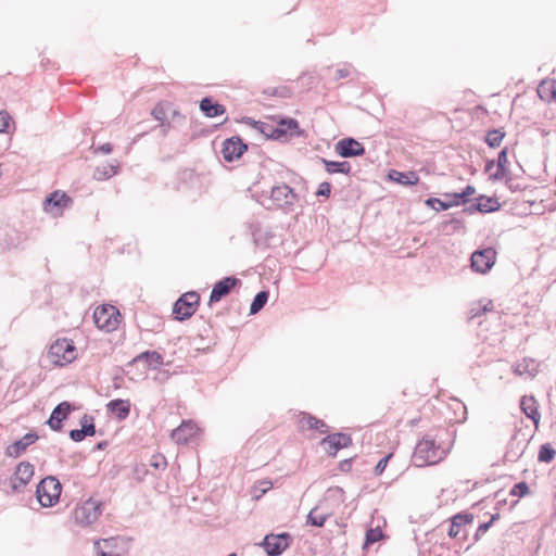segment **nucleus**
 Returning <instances> with one entry per match:
<instances>
[{
	"instance_id": "37",
	"label": "nucleus",
	"mask_w": 556,
	"mask_h": 556,
	"mask_svg": "<svg viewBox=\"0 0 556 556\" xmlns=\"http://www.w3.org/2000/svg\"><path fill=\"white\" fill-rule=\"evenodd\" d=\"M425 203L427 206L433 208L437 212L446 211V210L453 207L451 201L446 202L439 198H429L426 200Z\"/></svg>"
},
{
	"instance_id": "48",
	"label": "nucleus",
	"mask_w": 556,
	"mask_h": 556,
	"mask_svg": "<svg viewBox=\"0 0 556 556\" xmlns=\"http://www.w3.org/2000/svg\"><path fill=\"white\" fill-rule=\"evenodd\" d=\"M351 65L345 64L343 67L338 68L334 74V80H340L342 78H346L351 73Z\"/></svg>"
},
{
	"instance_id": "4",
	"label": "nucleus",
	"mask_w": 556,
	"mask_h": 556,
	"mask_svg": "<svg viewBox=\"0 0 556 556\" xmlns=\"http://www.w3.org/2000/svg\"><path fill=\"white\" fill-rule=\"evenodd\" d=\"M50 359L59 366H64L76 358V348L70 339H58L49 348Z\"/></svg>"
},
{
	"instance_id": "42",
	"label": "nucleus",
	"mask_w": 556,
	"mask_h": 556,
	"mask_svg": "<svg viewBox=\"0 0 556 556\" xmlns=\"http://www.w3.org/2000/svg\"><path fill=\"white\" fill-rule=\"evenodd\" d=\"M509 493L513 496L523 497L525 495H527L529 493V486L525 481H521V482L516 483L511 488Z\"/></svg>"
},
{
	"instance_id": "11",
	"label": "nucleus",
	"mask_w": 556,
	"mask_h": 556,
	"mask_svg": "<svg viewBox=\"0 0 556 556\" xmlns=\"http://www.w3.org/2000/svg\"><path fill=\"white\" fill-rule=\"evenodd\" d=\"M240 285L241 280L235 276H228L218 280L211 291L208 305L219 302L224 296L228 295L236 286Z\"/></svg>"
},
{
	"instance_id": "10",
	"label": "nucleus",
	"mask_w": 556,
	"mask_h": 556,
	"mask_svg": "<svg viewBox=\"0 0 556 556\" xmlns=\"http://www.w3.org/2000/svg\"><path fill=\"white\" fill-rule=\"evenodd\" d=\"M334 151L344 159L362 156L366 152L363 143L352 137L340 139L334 146Z\"/></svg>"
},
{
	"instance_id": "40",
	"label": "nucleus",
	"mask_w": 556,
	"mask_h": 556,
	"mask_svg": "<svg viewBox=\"0 0 556 556\" xmlns=\"http://www.w3.org/2000/svg\"><path fill=\"white\" fill-rule=\"evenodd\" d=\"M476 201L481 202V205H488L489 207H493L492 210L490 208L489 211H482V213H492L498 211L501 207L500 202L495 198L480 195L479 198L476 199Z\"/></svg>"
},
{
	"instance_id": "26",
	"label": "nucleus",
	"mask_w": 556,
	"mask_h": 556,
	"mask_svg": "<svg viewBox=\"0 0 556 556\" xmlns=\"http://www.w3.org/2000/svg\"><path fill=\"white\" fill-rule=\"evenodd\" d=\"M138 362H146L148 367L157 369L163 365V356L156 351H146L132 358L130 364Z\"/></svg>"
},
{
	"instance_id": "63",
	"label": "nucleus",
	"mask_w": 556,
	"mask_h": 556,
	"mask_svg": "<svg viewBox=\"0 0 556 556\" xmlns=\"http://www.w3.org/2000/svg\"><path fill=\"white\" fill-rule=\"evenodd\" d=\"M479 314H480V313H479V312H477V313L472 314V316H471V317H477V316H479Z\"/></svg>"
},
{
	"instance_id": "16",
	"label": "nucleus",
	"mask_w": 556,
	"mask_h": 556,
	"mask_svg": "<svg viewBox=\"0 0 556 556\" xmlns=\"http://www.w3.org/2000/svg\"><path fill=\"white\" fill-rule=\"evenodd\" d=\"M520 408L522 410V413L533 421L534 426H535V429H538L539 427V424H540V418H541V415L539 413V408H538V402L536 400L534 399V396L530 395H525L521 397V401H520Z\"/></svg>"
},
{
	"instance_id": "54",
	"label": "nucleus",
	"mask_w": 556,
	"mask_h": 556,
	"mask_svg": "<svg viewBox=\"0 0 556 556\" xmlns=\"http://www.w3.org/2000/svg\"><path fill=\"white\" fill-rule=\"evenodd\" d=\"M94 548H96V556H119L117 554L113 555V554L100 551V542L99 541L94 542Z\"/></svg>"
},
{
	"instance_id": "41",
	"label": "nucleus",
	"mask_w": 556,
	"mask_h": 556,
	"mask_svg": "<svg viewBox=\"0 0 556 556\" xmlns=\"http://www.w3.org/2000/svg\"><path fill=\"white\" fill-rule=\"evenodd\" d=\"M150 466L156 470H164L167 467V460L162 454H155L150 459Z\"/></svg>"
},
{
	"instance_id": "19",
	"label": "nucleus",
	"mask_w": 556,
	"mask_h": 556,
	"mask_svg": "<svg viewBox=\"0 0 556 556\" xmlns=\"http://www.w3.org/2000/svg\"><path fill=\"white\" fill-rule=\"evenodd\" d=\"M473 520V515L469 513H458L451 518V523L447 529L450 538H457L462 528L470 525Z\"/></svg>"
},
{
	"instance_id": "45",
	"label": "nucleus",
	"mask_w": 556,
	"mask_h": 556,
	"mask_svg": "<svg viewBox=\"0 0 556 556\" xmlns=\"http://www.w3.org/2000/svg\"><path fill=\"white\" fill-rule=\"evenodd\" d=\"M490 208L492 210L493 207H489L488 205H481V202L477 201L476 203H472L471 205L465 207L463 212L468 214H472L475 212L482 213V211H489Z\"/></svg>"
},
{
	"instance_id": "49",
	"label": "nucleus",
	"mask_w": 556,
	"mask_h": 556,
	"mask_svg": "<svg viewBox=\"0 0 556 556\" xmlns=\"http://www.w3.org/2000/svg\"><path fill=\"white\" fill-rule=\"evenodd\" d=\"M86 433L83 431V429H73L70 431V438L74 442H81L86 438Z\"/></svg>"
},
{
	"instance_id": "27",
	"label": "nucleus",
	"mask_w": 556,
	"mask_h": 556,
	"mask_svg": "<svg viewBox=\"0 0 556 556\" xmlns=\"http://www.w3.org/2000/svg\"><path fill=\"white\" fill-rule=\"evenodd\" d=\"M508 149L504 148L500 151L496 161V170L490 174L489 179L491 180H501L506 177L508 157H507Z\"/></svg>"
},
{
	"instance_id": "53",
	"label": "nucleus",
	"mask_w": 556,
	"mask_h": 556,
	"mask_svg": "<svg viewBox=\"0 0 556 556\" xmlns=\"http://www.w3.org/2000/svg\"><path fill=\"white\" fill-rule=\"evenodd\" d=\"M97 151L103 153V154H110L113 151V146L109 142L101 144Z\"/></svg>"
},
{
	"instance_id": "61",
	"label": "nucleus",
	"mask_w": 556,
	"mask_h": 556,
	"mask_svg": "<svg viewBox=\"0 0 556 556\" xmlns=\"http://www.w3.org/2000/svg\"><path fill=\"white\" fill-rule=\"evenodd\" d=\"M489 306H492V302L490 301L486 305L483 306L482 312L489 311Z\"/></svg>"
},
{
	"instance_id": "1",
	"label": "nucleus",
	"mask_w": 556,
	"mask_h": 556,
	"mask_svg": "<svg viewBox=\"0 0 556 556\" xmlns=\"http://www.w3.org/2000/svg\"><path fill=\"white\" fill-rule=\"evenodd\" d=\"M265 200H257L267 210H281L285 213L293 211L294 204L298 201V194L287 184H278L271 187L269 195Z\"/></svg>"
},
{
	"instance_id": "6",
	"label": "nucleus",
	"mask_w": 556,
	"mask_h": 556,
	"mask_svg": "<svg viewBox=\"0 0 556 556\" xmlns=\"http://www.w3.org/2000/svg\"><path fill=\"white\" fill-rule=\"evenodd\" d=\"M293 542L290 533H268L264 536L258 546L263 547L267 556H280Z\"/></svg>"
},
{
	"instance_id": "51",
	"label": "nucleus",
	"mask_w": 556,
	"mask_h": 556,
	"mask_svg": "<svg viewBox=\"0 0 556 556\" xmlns=\"http://www.w3.org/2000/svg\"><path fill=\"white\" fill-rule=\"evenodd\" d=\"M351 467H352V458L343 459L339 464V469L342 472H349L351 470Z\"/></svg>"
},
{
	"instance_id": "57",
	"label": "nucleus",
	"mask_w": 556,
	"mask_h": 556,
	"mask_svg": "<svg viewBox=\"0 0 556 556\" xmlns=\"http://www.w3.org/2000/svg\"><path fill=\"white\" fill-rule=\"evenodd\" d=\"M545 88H546L545 83H542V84L540 85V87H539L538 92H539V94H540V97H541V98H543V92L545 91Z\"/></svg>"
},
{
	"instance_id": "7",
	"label": "nucleus",
	"mask_w": 556,
	"mask_h": 556,
	"mask_svg": "<svg viewBox=\"0 0 556 556\" xmlns=\"http://www.w3.org/2000/svg\"><path fill=\"white\" fill-rule=\"evenodd\" d=\"M199 301L200 295L195 291H189L180 295L173 306L175 318L179 321L189 319L195 313Z\"/></svg>"
},
{
	"instance_id": "32",
	"label": "nucleus",
	"mask_w": 556,
	"mask_h": 556,
	"mask_svg": "<svg viewBox=\"0 0 556 556\" xmlns=\"http://www.w3.org/2000/svg\"><path fill=\"white\" fill-rule=\"evenodd\" d=\"M118 165L106 164L98 166L93 173V177L97 180H105L117 174Z\"/></svg>"
},
{
	"instance_id": "58",
	"label": "nucleus",
	"mask_w": 556,
	"mask_h": 556,
	"mask_svg": "<svg viewBox=\"0 0 556 556\" xmlns=\"http://www.w3.org/2000/svg\"><path fill=\"white\" fill-rule=\"evenodd\" d=\"M498 518H500V514L498 513L493 514L488 522H491V526H492L493 522L496 521Z\"/></svg>"
},
{
	"instance_id": "29",
	"label": "nucleus",
	"mask_w": 556,
	"mask_h": 556,
	"mask_svg": "<svg viewBox=\"0 0 556 556\" xmlns=\"http://www.w3.org/2000/svg\"><path fill=\"white\" fill-rule=\"evenodd\" d=\"M278 127L283 128V140L287 138L288 134L291 136H301L302 130L300 129L299 122L291 117H283L278 123Z\"/></svg>"
},
{
	"instance_id": "56",
	"label": "nucleus",
	"mask_w": 556,
	"mask_h": 556,
	"mask_svg": "<svg viewBox=\"0 0 556 556\" xmlns=\"http://www.w3.org/2000/svg\"><path fill=\"white\" fill-rule=\"evenodd\" d=\"M495 165H496V161L495 160H488L486 163H485L484 170L486 173H489Z\"/></svg>"
},
{
	"instance_id": "2",
	"label": "nucleus",
	"mask_w": 556,
	"mask_h": 556,
	"mask_svg": "<svg viewBox=\"0 0 556 556\" xmlns=\"http://www.w3.org/2000/svg\"><path fill=\"white\" fill-rule=\"evenodd\" d=\"M446 456V451L429 435H425L415 446L413 463L417 467L435 465Z\"/></svg>"
},
{
	"instance_id": "13",
	"label": "nucleus",
	"mask_w": 556,
	"mask_h": 556,
	"mask_svg": "<svg viewBox=\"0 0 556 556\" xmlns=\"http://www.w3.org/2000/svg\"><path fill=\"white\" fill-rule=\"evenodd\" d=\"M247 149L248 146L239 136H232L223 142L222 154L225 161L233 162L241 157Z\"/></svg>"
},
{
	"instance_id": "43",
	"label": "nucleus",
	"mask_w": 556,
	"mask_h": 556,
	"mask_svg": "<svg viewBox=\"0 0 556 556\" xmlns=\"http://www.w3.org/2000/svg\"><path fill=\"white\" fill-rule=\"evenodd\" d=\"M12 117L8 113L0 111V132H9Z\"/></svg>"
},
{
	"instance_id": "62",
	"label": "nucleus",
	"mask_w": 556,
	"mask_h": 556,
	"mask_svg": "<svg viewBox=\"0 0 556 556\" xmlns=\"http://www.w3.org/2000/svg\"><path fill=\"white\" fill-rule=\"evenodd\" d=\"M552 98L556 99V90H552Z\"/></svg>"
},
{
	"instance_id": "8",
	"label": "nucleus",
	"mask_w": 556,
	"mask_h": 556,
	"mask_svg": "<svg viewBox=\"0 0 556 556\" xmlns=\"http://www.w3.org/2000/svg\"><path fill=\"white\" fill-rule=\"evenodd\" d=\"M496 254V250L491 247L475 251L470 257L472 270L479 274L490 271L495 264Z\"/></svg>"
},
{
	"instance_id": "24",
	"label": "nucleus",
	"mask_w": 556,
	"mask_h": 556,
	"mask_svg": "<svg viewBox=\"0 0 556 556\" xmlns=\"http://www.w3.org/2000/svg\"><path fill=\"white\" fill-rule=\"evenodd\" d=\"M390 180L395 181L403 186H414L419 182V177L416 172H399L396 169H391L388 174Z\"/></svg>"
},
{
	"instance_id": "18",
	"label": "nucleus",
	"mask_w": 556,
	"mask_h": 556,
	"mask_svg": "<svg viewBox=\"0 0 556 556\" xmlns=\"http://www.w3.org/2000/svg\"><path fill=\"white\" fill-rule=\"evenodd\" d=\"M37 439H38L37 433L28 432L23 438H21L20 440L15 441L11 445H9L8 448H7V454L10 457H15V458L18 457L23 452L26 451V448L29 445L35 443Z\"/></svg>"
},
{
	"instance_id": "36",
	"label": "nucleus",
	"mask_w": 556,
	"mask_h": 556,
	"mask_svg": "<svg viewBox=\"0 0 556 556\" xmlns=\"http://www.w3.org/2000/svg\"><path fill=\"white\" fill-rule=\"evenodd\" d=\"M79 424L80 429H83L87 437H92L96 434V426L92 416L85 414L80 418Z\"/></svg>"
},
{
	"instance_id": "34",
	"label": "nucleus",
	"mask_w": 556,
	"mask_h": 556,
	"mask_svg": "<svg viewBox=\"0 0 556 556\" xmlns=\"http://www.w3.org/2000/svg\"><path fill=\"white\" fill-rule=\"evenodd\" d=\"M556 455V451L549 443L542 444L539 450L538 460L540 463H551Z\"/></svg>"
},
{
	"instance_id": "52",
	"label": "nucleus",
	"mask_w": 556,
	"mask_h": 556,
	"mask_svg": "<svg viewBox=\"0 0 556 556\" xmlns=\"http://www.w3.org/2000/svg\"><path fill=\"white\" fill-rule=\"evenodd\" d=\"M157 127L161 128L162 136H166L168 130L170 129L172 125L168 121L165 119V121L161 122Z\"/></svg>"
},
{
	"instance_id": "50",
	"label": "nucleus",
	"mask_w": 556,
	"mask_h": 556,
	"mask_svg": "<svg viewBox=\"0 0 556 556\" xmlns=\"http://www.w3.org/2000/svg\"><path fill=\"white\" fill-rule=\"evenodd\" d=\"M491 527V522H483L481 523L476 533H475V541H478Z\"/></svg>"
},
{
	"instance_id": "3",
	"label": "nucleus",
	"mask_w": 556,
	"mask_h": 556,
	"mask_svg": "<svg viewBox=\"0 0 556 556\" xmlns=\"http://www.w3.org/2000/svg\"><path fill=\"white\" fill-rule=\"evenodd\" d=\"M62 485L52 476L43 478L37 485L36 496L42 507L53 506L60 498Z\"/></svg>"
},
{
	"instance_id": "38",
	"label": "nucleus",
	"mask_w": 556,
	"mask_h": 556,
	"mask_svg": "<svg viewBox=\"0 0 556 556\" xmlns=\"http://www.w3.org/2000/svg\"><path fill=\"white\" fill-rule=\"evenodd\" d=\"M302 420H306L308 428L318 430L321 433L327 432V426L321 420L311 415H305Z\"/></svg>"
},
{
	"instance_id": "46",
	"label": "nucleus",
	"mask_w": 556,
	"mask_h": 556,
	"mask_svg": "<svg viewBox=\"0 0 556 556\" xmlns=\"http://www.w3.org/2000/svg\"><path fill=\"white\" fill-rule=\"evenodd\" d=\"M330 193H331V185L328 181H324V182L319 184L317 191L315 192V194L317 197H325V198H329Z\"/></svg>"
},
{
	"instance_id": "47",
	"label": "nucleus",
	"mask_w": 556,
	"mask_h": 556,
	"mask_svg": "<svg viewBox=\"0 0 556 556\" xmlns=\"http://www.w3.org/2000/svg\"><path fill=\"white\" fill-rule=\"evenodd\" d=\"M392 457V454H388L386 456H383L379 462L378 464L376 465L375 467V475L376 476H380L382 475V472L384 471L387 465H388V462L390 460V458Z\"/></svg>"
},
{
	"instance_id": "44",
	"label": "nucleus",
	"mask_w": 556,
	"mask_h": 556,
	"mask_svg": "<svg viewBox=\"0 0 556 556\" xmlns=\"http://www.w3.org/2000/svg\"><path fill=\"white\" fill-rule=\"evenodd\" d=\"M151 115L156 119L159 121L160 123L165 121L166 119V111H165V108L159 103L156 104L152 111H151Z\"/></svg>"
},
{
	"instance_id": "12",
	"label": "nucleus",
	"mask_w": 556,
	"mask_h": 556,
	"mask_svg": "<svg viewBox=\"0 0 556 556\" xmlns=\"http://www.w3.org/2000/svg\"><path fill=\"white\" fill-rule=\"evenodd\" d=\"M119 316V313L115 311V307H98L94 311L93 318L98 328L112 331L116 328L118 319L115 316Z\"/></svg>"
},
{
	"instance_id": "22",
	"label": "nucleus",
	"mask_w": 556,
	"mask_h": 556,
	"mask_svg": "<svg viewBox=\"0 0 556 556\" xmlns=\"http://www.w3.org/2000/svg\"><path fill=\"white\" fill-rule=\"evenodd\" d=\"M254 127L268 139L283 140V128L278 127V124L266 122H254Z\"/></svg>"
},
{
	"instance_id": "39",
	"label": "nucleus",
	"mask_w": 556,
	"mask_h": 556,
	"mask_svg": "<svg viewBox=\"0 0 556 556\" xmlns=\"http://www.w3.org/2000/svg\"><path fill=\"white\" fill-rule=\"evenodd\" d=\"M383 536L380 528H371L366 531L364 547L378 542Z\"/></svg>"
},
{
	"instance_id": "60",
	"label": "nucleus",
	"mask_w": 556,
	"mask_h": 556,
	"mask_svg": "<svg viewBox=\"0 0 556 556\" xmlns=\"http://www.w3.org/2000/svg\"><path fill=\"white\" fill-rule=\"evenodd\" d=\"M172 116H173V118H175V117H182V116H181V114H180V112H179V111H177V110H174V111H173Z\"/></svg>"
},
{
	"instance_id": "17",
	"label": "nucleus",
	"mask_w": 556,
	"mask_h": 556,
	"mask_svg": "<svg viewBox=\"0 0 556 556\" xmlns=\"http://www.w3.org/2000/svg\"><path fill=\"white\" fill-rule=\"evenodd\" d=\"M323 443L328 444V452L329 454L336 455V453L346 447L352 443V439L349 434L339 432V433H332L328 434L324 440Z\"/></svg>"
},
{
	"instance_id": "9",
	"label": "nucleus",
	"mask_w": 556,
	"mask_h": 556,
	"mask_svg": "<svg viewBox=\"0 0 556 556\" xmlns=\"http://www.w3.org/2000/svg\"><path fill=\"white\" fill-rule=\"evenodd\" d=\"M72 204V199L60 190L51 192L43 201L45 212L56 216L63 213V211Z\"/></svg>"
},
{
	"instance_id": "23",
	"label": "nucleus",
	"mask_w": 556,
	"mask_h": 556,
	"mask_svg": "<svg viewBox=\"0 0 556 556\" xmlns=\"http://www.w3.org/2000/svg\"><path fill=\"white\" fill-rule=\"evenodd\" d=\"M513 370L517 376L526 375L530 378H533L539 372V363H536V361L533 358H523L514 365Z\"/></svg>"
},
{
	"instance_id": "64",
	"label": "nucleus",
	"mask_w": 556,
	"mask_h": 556,
	"mask_svg": "<svg viewBox=\"0 0 556 556\" xmlns=\"http://www.w3.org/2000/svg\"><path fill=\"white\" fill-rule=\"evenodd\" d=\"M228 556H237V554L236 553H231Z\"/></svg>"
},
{
	"instance_id": "55",
	"label": "nucleus",
	"mask_w": 556,
	"mask_h": 556,
	"mask_svg": "<svg viewBox=\"0 0 556 556\" xmlns=\"http://www.w3.org/2000/svg\"><path fill=\"white\" fill-rule=\"evenodd\" d=\"M448 224L452 226L453 230H458L463 227V222L458 218H452Z\"/></svg>"
},
{
	"instance_id": "33",
	"label": "nucleus",
	"mask_w": 556,
	"mask_h": 556,
	"mask_svg": "<svg viewBox=\"0 0 556 556\" xmlns=\"http://www.w3.org/2000/svg\"><path fill=\"white\" fill-rule=\"evenodd\" d=\"M505 132L501 129H491L486 132L484 141L490 148H497L501 146Z\"/></svg>"
},
{
	"instance_id": "25",
	"label": "nucleus",
	"mask_w": 556,
	"mask_h": 556,
	"mask_svg": "<svg viewBox=\"0 0 556 556\" xmlns=\"http://www.w3.org/2000/svg\"><path fill=\"white\" fill-rule=\"evenodd\" d=\"M106 409L116 415L119 420H125L130 413V403L128 400H112L106 404Z\"/></svg>"
},
{
	"instance_id": "15",
	"label": "nucleus",
	"mask_w": 556,
	"mask_h": 556,
	"mask_svg": "<svg viewBox=\"0 0 556 556\" xmlns=\"http://www.w3.org/2000/svg\"><path fill=\"white\" fill-rule=\"evenodd\" d=\"M198 431V427L192 421H182V424L172 431V439L178 444H187Z\"/></svg>"
},
{
	"instance_id": "35",
	"label": "nucleus",
	"mask_w": 556,
	"mask_h": 556,
	"mask_svg": "<svg viewBox=\"0 0 556 556\" xmlns=\"http://www.w3.org/2000/svg\"><path fill=\"white\" fill-rule=\"evenodd\" d=\"M327 517H328V515L318 514L317 507H315L308 513L306 523L309 526L320 528V527H324V525L327 520Z\"/></svg>"
},
{
	"instance_id": "20",
	"label": "nucleus",
	"mask_w": 556,
	"mask_h": 556,
	"mask_svg": "<svg viewBox=\"0 0 556 556\" xmlns=\"http://www.w3.org/2000/svg\"><path fill=\"white\" fill-rule=\"evenodd\" d=\"M34 476V466L29 463H21L15 471L13 489L18 490L20 486L26 485Z\"/></svg>"
},
{
	"instance_id": "21",
	"label": "nucleus",
	"mask_w": 556,
	"mask_h": 556,
	"mask_svg": "<svg viewBox=\"0 0 556 556\" xmlns=\"http://www.w3.org/2000/svg\"><path fill=\"white\" fill-rule=\"evenodd\" d=\"M200 110L206 117H217L226 112L223 104L216 102L211 97H205L200 101Z\"/></svg>"
},
{
	"instance_id": "59",
	"label": "nucleus",
	"mask_w": 556,
	"mask_h": 556,
	"mask_svg": "<svg viewBox=\"0 0 556 556\" xmlns=\"http://www.w3.org/2000/svg\"><path fill=\"white\" fill-rule=\"evenodd\" d=\"M106 446V442L102 441L97 444L98 450H103Z\"/></svg>"
},
{
	"instance_id": "14",
	"label": "nucleus",
	"mask_w": 556,
	"mask_h": 556,
	"mask_svg": "<svg viewBox=\"0 0 556 556\" xmlns=\"http://www.w3.org/2000/svg\"><path fill=\"white\" fill-rule=\"evenodd\" d=\"M72 409V404L68 402L58 404L52 410L47 424L53 431H60L62 429V421L67 419Z\"/></svg>"
},
{
	"instance_id": "5",
	"label": "nucleus",
	"mask_w": 556,
	"mask_h": 556,
	"mask_svg": "<svg viewBox=\"0 0 556 556\" xmlns=\"http://www.w3.org/2000/svg\"><path fill=\"white\" fill-rule=\"evenodd\" d=\"M101 514L102 503L89 498L75 508L73 516L76 523L87 527L97 521Z\"/></svg>"
},
{
	"instance_id": "31",
	"label": "nucleus",
	"mask_w": 556,
	"mask_h": 556,
	"mask_svg": "<svg viewBox=\"0 0 556 556\" xmlns=\"http://www.w3.org/2000/svg\"><path fill=\"white\" fill-rule=\"evenodd\" d=\"M269 298V291L262 290L254 296L251 306H250V314L255 315L257 314L263 307L266 305Z\"/></svg>"
},
{
	"instance_id": "30",
	"label": "nucleus",
	"mask_w": 556,
	"mask_h": 556,
	"mask_svg": "<svg viewBox=\"0 0 556 556\" xmlns=\"http://www.w3.org/2000/svg\"><path fill=\"white\" fill-rule=\"evenodd\" d=\"M476 192L473 186L468 185L462 192L446 193L445 197L452 198V206H458L468 202V198Z\"/></svg>"
},
{
	"instance_id": "28",
	"label": "nucleus",
	"mask_w": 556,
	"mask_h": 556,
	"mask_svg": "<svg viewBox=\"0 0 556 556\" xmlns=\"http://www.w3.org/2000/svg\"><path fill=\"white\" fill-rule=\"evenodd\" d=\"M325 169L328 174H344L349 175L352 170V165L348 161H330L321 159Z\"/></svg>"
}]
</instances>
